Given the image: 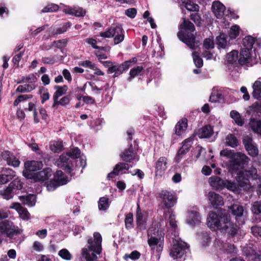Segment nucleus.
Listing matches in <instances>:
<instances>
[{"mask_svg":"<svg viewBox=\"0 0 261 261\" xmlns=\"http://www.w3.org/2000/svg\"><path fill=\"white\" fill-rule=\"evenodd\" d=\"M249 161V159L244 153H238L234 155V159L230 162L229 170L232 174H237L236 178L238 185L234 181L226 180L224 182V187L234 193L240 192V188H242L245 190H249L251 188L249 179H257L258 175L255 168H252L249 170H242L244 165L248 163Z\"/></svg>","mask_w":261,"mask_h":261,"instance_id":"f257e3e1","label":"nucleus"},{"mask_svg":"<svg viewBox=\"0 0 261 261\" xmlns=\"http://www.w3.org/2000/svg\"><path fill=\"white\" fill-rule=\"evenodd\" d=\"M207 226L212 230L220 231L228 238H233L238 233L239 227L232 222L225 211L211 212L207 218Z\"/></svg>","mask_w":261,"mask_h":261,"instance_id":"f03ea898","label":"nucleus"},{"mask_svg":"<svg viewBox=\"0 0 261 261\" xmlns=\"http://www.w3.org/2000/svg\"><path fill=\"white\" fill-rule=\"evenodd\" d=\"M179 29V31L177 33L178 38L191 49H196L199 45V42L195 41V37L192 33L195 31L194 24L189 20L184 18Z\"/></svg>","mask_w":261,"mask_h":261,"instance_id":"7ed1b4c3","label":"nucleus"},{"mask_svg":"<svg viewBox=\"0 0 261 261\" xmlns=\"http://www.w3.org/2000/svg\"><path fill=\"white\" fill-rule=\"evenodd\" d=\"M101 242V236L97 232L93 233V239L91 238L88 240V248H83L82 251V255L86 261L97 260V254H100L102 250Z\"/></svg>","mask_w":261,"mask_h":261,"instance_id":"20e7f679","label":"nucleus"},{"mask_svg":"<svg viewBox=\"0 0 261 261\" xmlns=\"http://www.w3.org/2000/svg\"><path fill=\"white\" fill-rule=\"evenodd\" d=\"M80 154L81 151L78 148H72L57 158L55 164L64 169L67 173H70L74 168V162L73 160L78 159Z\"/></svg>","mask_w":261,"mask_h":261,"instance_id":"39448f33","label":"nucleus"},{"mask_svg":"<svg viewBox=\"0 0 261 261\" xmlns=\"http://www.w3.org/2000/svg\"><path fill=\"white\" fill-rule=\"evenodd\" d=\"M32 95L24 94L18 96L13 102L14 107H22L25 111L29 112L33 111L34 121L35 123H38L40 122V119L39 118L38 112L36 110L35 103L33 102H28L27 100L32 98Z\"/></svg>","mask_w":261,"mask_h":261,"instance_id":"423d86ee","label":"nucleus"},{"mask_svg":"<svg viewBox=\"0 0 261 261\" xmlns=\"http://www.w3.org/2000/svg\"><path fill=\"white\" fill-rule=\"evenodd\" d=\"M164 238L161 232L152 225L148 230V243L152 249L158 253L162 251L163 247Z\"/></svg>","mask_w":261,"mask_h":261,"instance_id":"0eeeda50","label":"nucleus"},{"mask_svg":"<svg viewBox=\"0 0 261 261\" xmlns=\"http://www.w3.org/2000/svg\"><path fill=\"white\" fill-rule=\"evenodd\" d=\"M189 250L188 244L179 238L173 239L172 245L170 250V256L173 259L181 258Z\"/></svg>","mask_w":261,"mask_h":261,"instance_id":"6e6552de","label":"nucleus"},{"mask_svg":"<svg viewBox=\"0 0 261 261\" xmlns=\"http://www.w3.org/2000/svg\"><path fill=\"white\" fill-rule=\"evenodd\" d=\"M68 181V177L62 171H57L54 175V178L50 179L49 184L47 185V190L48 191H54L59 186L65 185Z\"/></svg>","mask_w":261,"mask_h":261,"instance_id":"1a4fd4ad","label":"nucleus"},{"mask_svg":"<svg viewBox=\"0 0 261 261\" xmlns=\"http://www.w3.org/2000/svg\"><path fill=\"white\" fill-rule=\"evenodd\" d=\"M160 197L163 206L166 208H170L176 203V196L171 192L163 190L160 193Z\"/></svg>","mask_w":261,"mask_h":261,"instance_id":"9d476101","label":"nucleus"},{"mask_svg":"<svg viewBox=\"0 0 261 261\" xmlns=\"http://www.w3.org/2000/svg\"><path fill=\"white\" fill-rule=\"evenodd\" d=\"M42 167V164L39 161H29L24 164V170L23 171V175L28 179H33L34 175L36 173L34 171L40 169Z\"/></svg>","mask_w":261,"mask_h":261,"instance_id":"9b49d317","label":"nucleus"},{"mask_svg":"<svg viewBox=\"0 0 261 261\" xmlns=\"http://www.w3.org/2000/svg\"><path fill=\"white\" fill-rule=\"evenodd\" d=\"M17 231V227L11 222L5 220L0 223V237L6 235L8 237L12 238Z\"/></svg>","mask_w":261,"mask_h":261,"instance_id":"f8f14e48","label":"nucleus"},{"mask_svg":"<svg viewBox=\"0 0 261 261\" xmlns=\"http://www.w3.org/2000/svg\"><path fill=\"white\" fill-rule=\"evenodd\" d=\"M130 62V61H127L121 65L113 64L110 62H106V63L107 64L106 66L109 67L108 73H114V76L117 77L122 73L124 70L127 69L129 67V64Z\"/></svg>","mask_w":261,"mask_h":261,"instance_id":"ddd939ff","label":"nucleus"},{"mask_svg":"<svg viewBox=\"0 0 261 261\" xmlns=\"http://www.w3.org/2000/svg\"><path fill=\"white\" fill-rule=\"evenodd\" d=\"M53 175V171L49 168L44 169L42 171L36 172L34 175V179L35 181L44 183L46 186L49 184L50 177Z\"/></svg>","mask_w":261,"mask_h":261,"instance_id":"4468645a","label":"nucleus"},{"mask_svg":"<svg viewBox=\"0 0 261 261\" xmlns=\"http://www.w3.org/2000/svg\"><path fill=\"white\" fill-rule=\"evenodd\" d=\"M243 144L248 154L253 157L256 156L258 153V150L252 138L249 136H244L243 140Z\"/></svg>","mask_w":261,"mask_h":261,"instance_id":"2eb2a0df","label":"nucleus"},{"mask_svg":"<svg viewBox=\"0 0 261 261\" xmlns=\"http://www.w3.org/2000/svg\"><path fill=\"white\" fill-rule=\"evenodd\" d=\"M212 9L213 13L217 18H222L225 15L224 19H226L227 15L225 14V7L222 3L219 2H214Z\"/></svg>","mask_w":261,"mask_h":261,"instance_id":"dca6fc26","label":"nucleus"},{"mask_svg":"<svg viewBox=\"0 0 261 261\" xmlns=\"http://www.w3.org/2000/svg\"><path fill=\"white\" fill-rule=\"evenodd\" d=\"M63 11L66 14L75 17H83L86 14V10L81 7H71L68 6H64Z\"/></svg>","mask_w":261,"mask_h":261,"instance_id":"f3484780","label":"nucleus"},{"mask_svg":"<svg viewBox=\"0 0 261 261\" xmlns=\"http://www.w3.org/2000/svg\"><path fill=\"white\" fill-rule=\"evenodd\" d=\"M167 159L165 157L160 158L155 164L156 176H161L167 168Z\"/></svg>","mask_w":261,"mask_h":261,"instance_id":"a211bd4d","label":"nucleus"},{"mask_svg":"<svg viewBox=\"0 0 261 261\" xmlns=\"http://www.w3.org/2000/svg\"><path fill=\"white\" fill-rule=\"evenodd\" d=\"M136 220L137 226L141 230H144L146 228V220H147V214L146 213H142L139 206L136 213Z\"/></svg>","mask_w":261,"mask_h":261,"instance_id":"6ab92c4d","label":"nucleus"},{"mask_svg":"<svg viewBox=\"0 0 261 261\" xmlns=\"http://www.w3.org/2000/svg\"><path fill=\"white\" fill-rule=\"evenodd\" d=\"M10 208L15 210L19 214L20 217L23 220H29L30 218V214L27 210L23 207L20 203L15 202L12 203Z\"/></svg>","mask_w":261,"mask_h":261,"instance_id":"aec40b11","label":"nucleus"},{"mask_svg":"<svg viewBox=\"0 0 261 261\" xmlns=\"http://www.w3.org/2000/svg\"><path fill=\"white\" fill-rule=\"evenodd\" d=\"M207 198L211 204L214 206H222L224 204L222 197L214 192H208Z\"/></svg>","mask_w":261,"mask_h":261,"instance_id":"412c9836","label":"nucleus"},{"mask_svg":"<svg viewBox=\"0 0 261 261\" xmlns=\"http://www.w3.org/2000/svg\"><path fill=\"white\" fill-rule=\"evenodd\" d=\"M3 159L6 161L8 165L13 167L19 165L20 161L14 155L8 151H4L2 154Z\"/></svg>","mask_w":261,"mask_h":261,"instance_id":"4be33fe9","label":"nucleus"},{"mask_svg":"<svg viewBox=\"0 0 261 261\" xmlns=\"http://www.w3.org/2000/svg\"><path fill=\"white\" fill-rule=\"evenodd\" d=\"M214 245L217 249L225 250L228 253H234L236 251V248L234 245L228 243H224L220 240H216Z\"/></svg>","mask_w":261,"mask_h":261,"instance_id":"5701e85b","label":"nucleus"},{"mask_svg":"<svg viewBox=\"0 0 261 261\" xmlns=\"http://www.w3.org/2000/svg\"><path fill=\"white\" fill-rule=\"evenodd\" d=\"M122 29V28L121 26L112 27L106 31L101 32L100 36L103 38L113 37L114 38L116 36H118L119 33H120Z\"/></svg>","mask_w":261,"mask_h":261,"instance_id":"b1692460","label":"nucleus"},{"mask_svg":"<svg viewBox=\"0 0 261 261\" xmlns=\"http://www.w3.org/2000/svg\"><path fill=\"white\" fill-rule=\"evenodd\" d=\"M15 176V172L11 169L6 168L0 175V184H5Z\"/></svg>","mask_w":261,"mask_h":261,"instance_id":"393cba45","label":"nucleus"},{"mask_svg":"<svg viewBox=\"0 0 261 261\" xmlns=\"http://www.w3.org/2000/svg\"><path fill=\"white\" fill-rule=\"evenodd\" d=\"M200 216L196 211H191L188 213L187 222L190 225H196L200 223Z\"/></svg>","mask_w":261,"mask_h":261,"instance_id":"a878e982","label":"nucleus"},{"mask_svg":"<svg viewBox=\"0 0 261 261\" xmlns=\"http://www.w3.org/2000/svg\"><path fill=\"white\" fill-rule=\"evenodd\" d=\"M129 166L126 163H119L115 166L113 171L108 175V178L110 179L117 175L120 172H122L124 170H128Z\"/></svg>","mask_w":261,"mask_h":261,"instance_id":"bb28decb","label":"nucleus"},{"mask_svg":"<svg viewBox=\"0 0 261 261\" xmlns=\"http://www.w3.org/2000/svg\"><path fill=\"white\" fill-rule=\"evenodd\" d=\"M252 50L242 48L240 53L239 63L242 65L250 61Z\"/></svg>","mask_w":261,"mask_h":261,"instance_id":"cd10ccee","label":"nucleus"},{"mask_svg":"<svg viewBox=\"0 0 261 261\" xmlns=\"http://www.w3.org/2000/svg\"><path fill=\"white\" fill-rule=\"evenodd\" d=\"M214 133V130L211 126L206 125L198 130L197 135L200 138H208L211 137Z\"/></svg>","mask_w":261,"mask_h":261,"instance_id":"c85d7f7f","label":"nucleus"},{"mask_svg":"<svg viewBox=\"0 0 261 261\" xmlns=\"http://www.w3.org/2000/svg\"><path fill=\"white\" fill-rule=\"evenodd\" d=\"M225 181L218 176H212L209 179L211 186L215 190L221 189L224 188Z\"/></svg>","mask_w":261,"mask_h":261,"instance_id":"c756f323","label":"nucleus"},{"mask_svg":"<svg viewBox=\"0 0 261 261\" xmlns=\"http://www.w3.org/2000/svg\"><path fill=\"white\" fill-rule=\"evenodd\" d=\"M123 160L130 162L136 159V153L133 151L132 146H130L128 150H126L120 155Z\"/></svg>","mask_w":261,"mask_h":261,"instance_id":"7c9ffc66","label":"nucleus"},{"mask_svg":"<svg viewBox=\"0 0 261 261\" xmlns=\"http://www.w3.org/2000/svg\"><path fill=\"white\" fill-rule=\"evenodd\" d=\"M187 128V120L186 119H181L175 125V132L178 136H181L186 130Z\"/></svg>","mask_w":261,"mask_h":261,"instance_id":"2f4dec72","label":"nucleus"},{"mask_svg":"<svg viewBox=\"0 0 261 261\" xmlns=\"http://www.w3.org/2000/svg\"><path fill=\"white\" fill-rule=\"evenodd\" d=\"M252 96L257 99H261V81L259 80L255 81L252 85Z\"/></svg>","mask_w":261,"mask_h":261,"instance_id":"473e14b6","label":"nucleus"},{"mask_svg":"<svg viewBox=\"0 0 261 261\" xmlns=\"http://www.w3.org/2000/svg\"><path fill=\"white\" fill-rule=\"evenodd\" d=\"M19 199L24 204L29 206H33L36 203V196L33 194L20 196Z\"/></svg>","mask_w":261,"mask_h":261,"instance_id":"72a5a7b5","label":"nucleus"},{"mask_svg":"<svg viewBox=\"0 0 261 261\" xmlns=\"http://www.w3.org/2000/svg\"><path fill=\"white\" fill-rule=\"evenodd\" d=\"M181 7H185L190 11H197L199 9L198 5L194 4L192 0H181Z\"/></svg>","mask_w":261,"mask_h":261,"instance_id":"f704fd0d","label":"nucleus"},{"mask_svg":"<svg viewBox=\"0 0 261 261\" xmlns=\"http://www.w3.org/2000/svg\"><path fill=\"white\" fill-rule=\"evenodd\" d=\"M167 214L169 215V218L168 219V222L166 224V226L168 228H170L171 229L174 230L177 227L175 215L171 211H168L166 213V215H167Z\"/></svg>","mask_w":261,"mask_h":261,"instance_id":"c9c22d12","label":"nucleus"},{"mask_svg":"<svg viewBox=\"0 0 261 261\" xmlns=\"http://www.w3.org/2000/svg\"><path fill=\"white\" fill-rule=\"evenodd\" d=\"M226 60L228 63L232 64H239L238 52L236 50H232L228 53L226 57Z\"/></svg>","mask_w":261,"mask_h":261,"instance_id":"e433bc0d","label":"nucleus"},{"mask_svg":"<svg viewBox=\"0 0 261 261\" xmlns=\"http://www.w3.org/2000/svg\"><path fill=\"white\" fill-rule=\"evenodd\" d=\"M192 139L188 138L185 140V141L182 143V147L179 149L178 152L179 155H182L184 156L186 153H187L189 149L191 147L192 145Z\"/></svg>","mask_w":261,"mask_h":261,"instance_id":"4c0bfd02","label":"nucleus"},{"mask_svg":"<svg viewBox=\"0 0 261 261\" xmlns=\"http://www.w3.org/2000/svg\"><path fill=\"white\" fill-rule=\"evenodd\" d=\"M249 126L254 133L261 135V121L251 119L249 122Z\"/></svg>","mask_w":261,"mask_h":261,"instance_id":"58836bf2","label":"nucleus"},{"mask_svg":"<svg viewBox=\"0 0 261 261\" xmlns=\"http://www.w3.org/2000/svg\"><path fill=\"white\" fill-rule=\"evenodd\" d=\"M226 145L234 148L239 145V141L236 137L232 134H228L225 138Z\"/></svg>","mask_w":261,"mask_h":261,"instance_id":"ea45409f","label":"nucleus"},{"mask_svg":"<svg viewBox=\"0 0 261 261\" xmlns=\"http://www.w3.org/2000/svg\"><path fill=\"white\" fill-rule=\"evenodd\" d=\"M55 89L56 90V91L53 95L54 100L58 99L59 97L66 93L68 90V87L65 85L63 86H55Z\"/></svg>","mask_w":261,"mask_h":261,"instance_id":"a19ab883","label":"nucleus"},{"mask_svg":"<svg viewBox=\"0 0 261 261\" xmlns=\"http://www.w3.org/2000/svg\"><path fill=\"white\" fill-rule=\"evenodd\" d=\"M254 43V39L251 36H246L243 39V48L252 50L253 45Z\"/></svg>","mask_w":261,"mask_h":261,"instance_id":"79ce46f5","label":"nucleus"},{"mask_svg":"<svg viewBox=\"0 0 261 261\" xmlns=\"http://www.w3.org/2000/svg\"><path fill=\"white\" fill-rule=\"evenodd\" d=\"M36 87V85L33 84H24L19 85L16 88V91L20 93L29 92L34 90Z\"/></svg>","mask_w":261,"mask_h":261,"instance_id":"37998d69","label":"nucleus"},{"mask_svg":"<svg viewBox=\"0 0 261 261\" xmlns=\"http://www.w3.org/2000/svg\"><path fill=\"white\" fill-rule=\"evenodd\" d=\"M232 214L237 217H241L244 213V209L242 206L235 204L230 207Z\"/></svg>","mask_w":261,"mask_h":261,"instance_id":"c03bdc74","label":"nucleus"},{"mask_svg":"<svg viewBox=\"0 0 261 261\" xmlns=\"http://www.w3.org/2000/svg\"><path fill=\"white\" fill-rule=\"evenodd\" d=\"M230 116L237 125L242 126L244 124V121L241 115L237 111H231L230 113Z\"/></svg>","mask_w":261,"mask_h":261,"instance_id":"a18cd8bd","label":"nucleus"},{"mask_svg":"<svg viewBox=\"0 0 261 261\" xmlns=\"http://www.w3.org/2000/svg\"><path fill=\"white\" fill-rule=\"evenodd\" d=\"M37 77L34 74H30L27 76L22 77L21 80L18 82V83H27L28 84L35 85V83L37 82Z\"/></svg>","mask_w":261,"mask_h":261,"instance_id":"49530a36","label":"nucleus"},{"mask_svg":"<svg viewBox=\"0 0 261 261\" xmlns=\"http://www.w3.org/2000/svg\"><path fill=\"white\" fill-rule=\"evenodd\" d=\"M98 208L100 211H106L110 206L109 199L106 197H103L99 199L98 201Z\"/></svg>","mask_w":261,"mask_h":261,"instance_id":"de8ad7c7","label":"nucleus"},{"mask_svg":"<svg viewBox=\"0 0 261 261\" xmlns=\"http://www.w3.org/2000/svg\"><path fill=\"white\" fill-rule=\"evenodd\" d=\"M208 125H210L213 130H216V133H218L222 125L221 122L219 119L212 117L210 119V124Z\"/></svg>","mask_w":261,"mask_h":261,"instance_id":"09e8293b","label":"nucleus"},{"mask_svg":"<svg viewBox=\"0 0 261 261\" xmlns=\"http://www.w3.org/2000/svg\"><path fill=\"white\" fill-rule=\"evenodd\" d=\"M13 192L14 191L10 188L9 186L7 188L2 190L0 191L1 195L2 196L3 198L6 200L10 199L13 197Z\"/></svg>","mask_w":261,"mask_h":261,"instance_id":"8fccbe9b","label":"nucleus"},{"mask_svg":"<svg viewBox=\"0 0 261 261\" xmlns=\"http://www.w3.org/2000/svg\"><path fill=\"white\" fill-rule=\"evenodd\" d=\"M63 143L61 141H55L50 145V149L54 152H59L63 149Z\"/></svg>","mask_w":261,"mask_h":261,"instance_id":"3c124183","label":"nucleus"},{"mask_svg":"<svg viewBox=\"0 0 261 261\" xmlns=\"http://www.w3.org/2000/svg\"><path fill=\"white\" fill-rule=\"evenodd\" d=\"M70 102V98L68 96H64L62 97L60 100L58 99L54 100L53 106L54 107H57L59 105L62 106H65L69 104Z\"/></svg>","mask_w":261,"mask_h":261,"instance_id":"603ef678","label":"nucleus"},{"mask_svg":"<svg viewBox=\"0 0 261 261\" xmlns=\"http://www.w3.org/2000/svg\"><path fill=\"white\" fill-rule=\"evenodd\" d=\"M9 186L13 191L19 190L21 189L22 187V183L21 182L20 180L18 178H17L15 179L12 182H11L9 185Z\"/></svg>","mask_w":261,"mask_h":261,"instance_id":"864d4df0","label":"nucleus"},{"mask_svg":"<svg viewBox=\"0 0 261 261\" xmlns=\"http://www.w3.org/2000/svg\"><path fill=\"white\" fill-rule=\"evenodd\" d=\"M192 56L195 66L198 68H201L203 66V60L199 57V54L194 51L192 53Z\"/></svg>","mask_w":261,"mask_h":261,"instance_id":"5fc2aeb1","label":"nucleus"},{"mask_svg":"<svg viewBox=\"0 0 261 261\" xmlns=\"http://www.w3.org/2000/svg\"><path fill=\"white\" fill-rule=\"evenodd\" d=\"M217 44L219 47L224 48L226 47L227 42L223 34H221L217 38Z\"/></svg>","mask_w":261,"mask_h":261,"instance_id":"6e6d98bb","label":"nucleus"},{"mask_svg":"<svg viewBox=\"0 0 261 261\" xmlns=\"http://www.w3.org/2000/svg\"><path fill=\"white\" fill-rule=\"evenodd\" d=\"M251 211L254 214L261 215V200L255 201L252 204Z\"/></svg>","mask_w":261,"mask_h":261,"instance_id":"4d7b16f0","label":"nucleus"},{"mask_svg":"<svg viewBox=\"0 0 261 261\" xmlns=\"http://www.w3.org/2000/svg\"><path fill=\"white\" fill-rule=\"evenodd\" d=\"M58 255L63 259L69 260L72 258L71 254L66 249H63L59 251Z\"/></svg>","mask_w":261,"mask_h":261,"instance_id":"13d9d810","label":"nucleus"},{"mask_svg":"<svg viewBox=\"0 0 261 261\" xmlns=\"http://www.w3.org/2000/svg\"><path fill=\"white\" fill-rule=\"evenodd\" d=\"M239 34V27L237 25L231 27L229 32V37L230 39H235Z\"/></svg>","mask_w":261,"mask_h":261,"instance_id":"bf43d9fd","label":"nucleus"},{"mask_svg":"<svg viewBox=\"0 0 261 261\" xmlns=\"http://www.w3.org/2000/svg\"><path fill=\"white\" fill-rule=\"evenodd\" d=\"M143 67L138 66L132 68L129 71V75L131 79L134 78L135 76L139 75L142 71Z\"/></svg>","mask_w":261,"mask_h":261,"instance_id":"052dcab7","label":"nucleus"},{"mask_svg":"<svg viewBox=\"0 0 261 261\" xmlns=\"http://www.w3.org/2000/svg\"><path fill=\"white\" fill-rule=\"evenodd\" d=\"M125 227L127 229H130L133 225V216L132 213H128L126 215L125 219Z\"/></svg>","mask_w":261,"mask_h":261,"instance_id":"680f3d73","label":"nucleus"},{"mask_svg":"<svg viewBox=\"0 0 261 261\" xmlns=\"http://www.w3.org/2000/svg\"><path fill=\"white\" fill-rule=\"evenodd\" d=\"M59 6L57 5L54 4H50L47 5L45 7H44L42 10L41 12L42 13H46V12H55L58 10Z\"/></svg>","mask_w":261,"mask_h":261,"instance_id":"e2e57ef3","label":"nucleus"},{"mask_svg":"<svg viewBox=\"0 0 261 261\" xmlns=\"http://www.w3.org/2000/svg\"><path fill=\"white\" fill-rule=\"evenodd\" d=\"M38 114L39 118L40 119V122H42L41 120H43L46 122L47 121L48 115L47 114L46 110L44 108H40L39 109V112H38Z\"/></svg>","mask_w":261,"mask_h":261,"instance_id":"0e129e2a","label":"nucleus"},{"mask_svg":"<svg viewBox=\"0 0 261 261\" xmlns=\"http://www.w3.org/2000/svg\"><path fill=\"white\" fill-rule=\"evenodd\" d=\"M203 47L206 49H213L214 47V43L213 38H206L203 41Z\"/></svg>","mask_w":261,"mask_h":261,"instance_id":"69168bd1","label":"nucleus"},{"mask_svg":"<svg viewBox=\"0 0 261 261\" xmlns=\"http://www.w3.org/2000/svg\"><path fill=\"white\" fill-rule=\"evenodd\" d=\"M140 253L137 251H134L130 254H125L124 256V259H127L130 258L132 260H136L139 258Z\"/></svg>","mask_w":261,"mask_h":261,"instance_id":"338daca9","label":"nucleus"},{"mask_svg":"<svg viewBox=\"0 0 261 261\" xmlns=\"http://www.w3.org/2000/svg\"><path fill=\"white\" fill-rule=\"evenodd\" d=\"M76 163H74V168L76 166L84 167L86 164V158L83 155H80L78 159H75Z\"/></svg>","mask_w":261,"mask_h":261,"instance_id":"774afa93","label":"nucleus"}]
</instances>
